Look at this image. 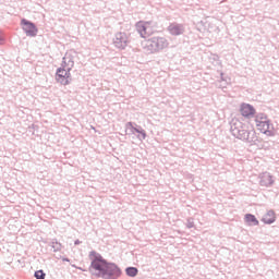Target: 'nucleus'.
<instances>
[{
  "mask_svg": "<svg viewBox=\"0 0 279 279\" xmlns=\"http://www.w3.org/2000/svg\"><path fill=\"white\" fill-rule=\"evenodd\" d=\"M88 258L90 260L88 272L94 278L119 279L121 276H123V270H121V267H119L117 263L109 262L108 259L104 258L101 253L90 251Z\"/></svg>",
  "mask_w": 279,
  "mask_h": 279,
  "instance_id": "f257e3e1",
  "label": "nucleus"
},
{
  "mask_svg": "<svg viewBox=\"0 0 279 279\" xmlns=\"http://www.w3.org/2000/svg\"><path fill=\"white\" fill-rule=\"evenodd\" d=\"M230 132L234 138L248 143L250 145H256L258 143V136L256 131L247 123H243L239 119H232L230 122Z\"/></svg>",
  "mask_w": 279,
  "mask_h": 279,
  "instance_id": "f03ea898",
  "label": "nucleus"
},
{
  "mask_svg": "<svg viewBox=\"0 0 279 279\" xmlns=\"http://www.w3.org/2000/svg\"><path fill=\"white\" fill-rule=\"evenodd\" d=\"M169 47V40L165 37H150L145 41L144 48L149 51V53H157V51H162Z\"/></svg>",
  "mask_w": 279,
  "mask_h": 279,
  "instance_id": "7ed1b4c3",
  "label": "nucleus"
},
{
  "mask_svg": "<svg viewBox=\"0 0 279 279\" xmlns=\"http://www.w3.org/2000/svg\"><path fill=\"white\" fill-rule=\"evenodd\" d=\"M56 80L62 86H69L71 82H73V77L71 76V70L64 68H58L56 72Z\"/></svg>",
  "mask_w": 279,
  "mask_h": 279,
  "instance_id": "20e7f679",
  "label": "nucleus"
},
{
  "mask_svg": "<svg viewBox=\"0 0 279 279\" xmlns=\"http://www.w3.org/2000/svg\"><path fill=\"white\" fill-rule=\"evenodd\" d=\"M21 25H22V29H23L24 34H26V36H29L31 38L38 36V27L36 26V24L34 22H32L27 19H22Z\"/></svg>",
  "mask_w": 279,
  "mask_h": 279,
  "instance_id": "39448f33",
  "label": "nucleus"
},
{
  "mask_svg": "<svg viewBox=\"0 0 279 279\" xmlns=\"http://www.w3.org/2000/svg\"><path fill=\"white\" fill-rule=\"evenodd\" d=\"M126 130H130L131 133L129 134H137L136 138H138V141L143 142L145 141V138H147V132L145 131V129H143V126L134 123V122H128L125 124Z\"/></svg>",
  "mask_w": 279,
  "mask_h": 279,
  "instance_id": "423d86ee",
  "label": "nucleus"
},
{
  "mask_svg": "<svg viewBox=\"0 0 279 279\" xmlns=\"http://www.w3.org/2000/svg\"><path fill=\"white\" fill-rule=\"evenodd\" d=\"M130 40H128V34L119 32L113 38V45L117 49L123 50L128 47Z\"/></svg>",
  "mask_w": 279,
  "mask_h": 279,
  "instance_id": "0eeeda50",
  "label": "nucleus"
},
{
  "mask_svg": "<svg viewBox=\"0 0 279 279\" xmlns=\"http://www.w3.org/2000/svg\"><path fill=\"white\" fill-rule=\"evenodd\" d=\"M256 125L259 132H262V134H266V136H275L276 133L271 130V128H274V124H271V121L264 120L263 122H259Z\"/></svg>",
  "mask_w": 279,
  "mask_h": 279,
  "instance_id": "6e6552de",
  "label": "nucleus"
},
{
  "mask_svg": "<svg viewBox=\"0 0 279 279\" xmlns=\"http://www.w3.org/2000/svg\"><path fill=\"white\" fill-rule=\"evenodd\" d=\"M168 32L171 36H182V34L186 32V28L184 27V24L170 23L168 26Z\"/></svg>",
  "mask_w": 279,
  "mask_h": 279,
  "instance_id": "1a4fd4ad",
  "label": "nucleus"
},
{
  "mask_svg": "<svg viewBox=\"0 0 279 279\" xmlns=\"http://www.w3.org/2000/svg\"><path fill=\"white\" fill-rule=\"evenodd\" d=\"M240 112L242 117H244L245 119H252V117L256 114V109L254 108V106L250 104H242L240 108Z\"/></svg>",
  "mask_w": 279,
  "mask_h": 279,
  "instance_id": "9d476101",
  "label": "nucleus"
},
{
  "mask_svg": "<svg viewBox=\"0 0 279 279\" xmlns=\"http://www.w3.org/2000/svg\"><path fill=\"white\" fill-rule=\"evenodd\" d=\"M274 182H275V180H274V175H271V173L264 172L260 175V180H259L260 186H266V187L274 186Z\"/></svg>",
  "mask_w": 279,
  "mask_h": 279,
  "instance_id": "9b49d317",
  "label": "nucleus"
},
{
  "mask_svg": "<svg viewBox=\"0 0 279 279\" xmlns=\"http://www.w3.org/2000/svg\"><path fill=\"white\" fill-rule=\"evenodd\" d=\"M262 221L263 223H266V226L276 223V211H274V209L268 210L267 214L262 218Z\"/></svg>",
  "mask_w": 279,
  "mask_h": 279,
  "instance_id": "f8f14e48",
  "label": "nucleus"
},
{
  "mask_svg": "<svg viewBox=\"0 0 279 279\" xmlns=\"http://www.w3.org/2000/svg\"><path fill=\"white\" fill-rule=\"evenodd\" d=\"M147 25H149V22H137L135 24L136 31L140 33V36L142 38H145L147 36Z\"/></svg>",
  "mask_w": 279,
  "mask_h": 279,
  "instance_id": "ddd939ff",
  "label": "nucleus"
},
{
  "mask_svg": "<svg viewBox=\"0 0 279 279\" xmlns=\"http://www.w3.org/2000/svg\"><path fill=\"white\" fill-rule=\"evenodd\" d=\"M244 221L247 226H258V219L254 214H245Z\"/></svg>",
  "mask_w": 279,
  "mask_h": 279,
  "instance_id": "4468645a",
  "label": "nucleus"
},
{
  "mask_svg": "<svg viewBox=\"0 0 279 279\" xmlns=\"http://www.w3.org/2000/svg\"><path fill=\"white\" fill-rule=\"evenodd\" d=\"M63 60L68 61V70L72 71L73 68L75 66V61L73 60V54L66 52L65 56L63 57Z\"/></svg>",
  "mask_w": 279,
  "mask_h": 279,
  "instance_id": "2eb2a0df",
  "label": "nucleus"
},
{
  "mask_svg": "<svg viewBox=\"0 0 279 279\" xmlns=\"http://www.w3.org/2000/svg\"><path fill=\"white\" fill-rule=\"evenodd\" d=\"M125 274L129 276V278H136L138 276V268L129 266L125 268Z\"/></svg>",
  "mask_w": 279,
  "mask_h": 279,
  "instance_id": "dca6fc26",
  "label": "nucleus"
},
{
  "mask_svg": "<svg viewBox=\"0 0 279 279\" xmlns=\"http://www.w3.org/2000/svg\"><path fill=\"white\" fill-rule=\"evenodd\" d=\"M50 247H52L53 252H61L62 251V243L58 242V239H53L49 243Z\"/></svg>",
  "mask_w": 279,
  "mask_h": 279,
  "instance_id": "f3484780",
  "label": "nucleus"
},
{
  "mask_svg": "<svg viewBox=\"0 0 279 279\" xmlns=\"http://www.w3.org/2000/svg\"><path fill=\"white\" fill-rule=\"evenodd\" d=\"M269 119H267V114L266 113H257L255 116V123L256 125H258L259 123H263L264 121H268Z\"/></svg>",
  "mask_w": 279,
  "mask_h": 279,
  "instance_id": "a211bd4d",
  "label": "nucleus"
},
{
  "mask_svg": "<svg viewBox=\"0 0 279 279\" xmlns=\"http://www.w3.org/2000/svg\"><path fill=\"white\" fill-rule=\"evenodd\" d=\"M34 278H36V279H45V278H47V274H45V270L39 269V270L35 271Z\"/></svg>",
  "mask_w": 279,
  "mask_h": 279,
  "instance_id": "6ab92c4d",
  "label": "nucleus"
},
{
  "mask_svg": "<svg viewBox=\"0 0 279 279\" xmlns=\"http://www.w3.org/2000/svg\"><path fill=\"white\" fill-rule=\"evenodd\" d=\"M186 228H189V230H191V228H195V219H193V217L186 219Z\"/></svg>",
  "mask_w": 279,
  "mask_h": 279,
  "instance_id": "aec40b11",
  "label": "nucleus"
},
{
  "mask_svg": "<svg viewBox=\"0 0 279 279\" xmlns=\"http://www.w3.org/2000/svg\"><path fill=\"white\" fill-rule=\"evenodd\" d=\"M60 69H69V63L66 60H64V57L62 58V63H61Z\"/></svg>",
  "mask_w": 279,
  "mask_h": 279,
  "instance_id": "412c9836",
  "label": "nucleus"
},
{
  "mask_svg": "<svg viewBox=\"0 0 279 279\" xmlns=\"http://www.w3.org/2000/svg\"><path fill=\"white\" fill-rule=\"evenodd\" d=\"M62 260L63 263H71V259L69 257H63Z\"/></svg>",
  "mask_w": 279,
  "mask_h": 279,
  "instance_id": "4be33fe9",
  "label": "nucleus"
},
{
  "mask_svg": "<svg viewBox=\"0 0 279 279\" xmlns=\"http://www.w3.org/2000/svg\"><path fill=\"white\" fill-rule=\"evenodd\" d=\"M81 244H82V241H80V240L74 241V245H81Z\"/></svg>",
  "mask_w": 279,
  "mask_h": 279,
  "instance_id": "5701e85b",
  "label": "nucleus"
},
{
  "mask_svg": "<svg viewBox=\"0 0 279 279\" xmlns=\"http://www.w3.org/2000/svg\"><path fill=\"white\" fill-rule=\"evenodd\" d=\"M220 80L221 82H226V78H223V72L220 73Z\"/></svg>",
  "mask_w": 279,
  "mask_h": 279,
  "instance_id": "b1692460",
  "label": "nucleus"
},
{
  "mask_svg": "<svg viewBox=\"0 0 279 279\" xmlns=\"http://www.w3.org/2000/svg\"><path fill=\"white\" fill-rule=\"evenodd\" d=\"M76 269H78L80 271H88V269H84L82 267H77Z\"/></svg>",
  "mask_w": 279,
  "mask_h": 279,
  "instance_id": "393cba45",
  "label": "nucleus"
},
{
  "mask_svg": "<svg viewBox=\"0 0 279 279\" xmlns=\"http://www.w3.org/2000/svg\"><path fill=\"white\" fill-rule=\"evenodd\" d=\"M0 45H3V36L0 35Z\"/></svg>",
  "mask_w": 279,
  "mask_h": 279,
  "instance_id": "a878e982",
  "label": "nucleus"
},
{
  "mask_svg": "<svg viewBox=\"0 0 279 279\" xmlns=\"http://www.w3.org/2000/svg\"><path fill=\"white\" fill-rule=\"evenodd\" d=\"M72 267H73L74 269H77V266H76L75 264H72Z\"/></svg>",
  "mask_w": 279,
  "mask_h": 279,
  "instance_id": "bb28decb",
  "label": "nucleus"
}]
</instances>
